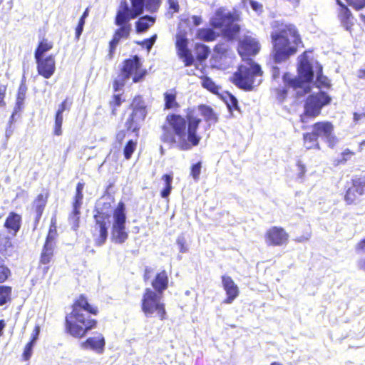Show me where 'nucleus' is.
Wrapping results in <instances>:
<instances>
[{
    "label": "nucleus",
    "instance_id": "f257e3e1",
    "mask_svg": "<svg viewBox=\"0 0 365 365\" xmlns=\"http://www.w3.org/2000/svg\"><path fill=\"white\" fill-rule=\"evenodd\" d=\"M201 122L193 109H189L185 117L170 113L161 126L160 140L171 146L176 145L180 150H189L200 143L202 137L198 129Z\"/></svg>",
    "mask_w": 365,
    "mask_h": 365
},
{
    "label": "nucleus",
    "instance_id": "f03ea898",
    "mask_svg": "<svg viewBox=\"0 0 365 365\" xmlns=\"http://www.w3.org/2000/svg\"><path fill=\"white\" fill-rule=\"evenodd\" d=\"M98 308L89 302L88 297L81 294L73 301L71 312L65 315L64 331L73 338H84L98 327L97 319L91 315H98Z\"/></svg>",
    "mask_w": 365,
    "mask_h": 365
},
{
    "label": "nucleus",
    "instance_id": "7ed1b4c3",
    "mask_svg": "<svg viewBox=\"0 0 365 365\" xmlns=\"http://www.w3.org/2000/svg\"><path fill=\"white\" fill-rule=\"evenodd\" d=\"M270 38L272 44L271 58L276 63H281L304 47L301 35L292 24L274 21Z\"/></svg>",
    "mask_w": 365,
    "mask_h": 365
},
{
    "label": "nucleus",
    "instance_id": "20e7f679",
    "mask_svg": "<svg viewBox=\"0 0 365 365\" xmlns=\"http://www.w3.org/2000/svg\"><path fill=\"white\" fill-rule=\"evenodd\" d=\"M131 6L126 0H122L117 9L114 23L118 28L114 31L112 38L108 43V59H112L117 46L121 40L130 37L132 25L130 21L135 19L143 12L145 0H130Z\"/></svg>",
    "mask_w": 365,
    "mask_h": 365
},
{
    "label": "nucleus",
    "instance_id": "39448f33",
    "mask_svg": "<svg viewBox=\"0 0 365 365\" xmlns=\"http://www.w3.org/2000/svg\"><path fill=\"white\" fill-rule=\"evenodd\" d=\"M307 53L304 51L299 56L298 76L285 81L286 86L292 88L297 92V96H302L310 92L309 83L314 78L312 66Z\"/></svg>",
    "mask_w": 365,
    "mask_h": 365
},
{
    "label": "nucleus",
    "instance_id": "423d86ee",
    "mask_svg": "<svg viewBox=\"0 0 365 365\" xmlns=\"http://www.w3.org/2000/svg\"><path fill=\"white\" fill-rule=\"evenodd\" d=\"M146 75L147 71L143 68L140 58L134 55L123 61L118 78L113 81V90L114 92L121 90L130 76L133 83H138L143 81Z\"/></svg>",
    "mask_w": 365,
    "mask_h": 365
},
{
    "label": "nucleus",
    "instance_id": "0eeeda50",
    "mask_svg": "<svg viewBox=\"0 0 365 365\" xmlns=\"http://www.w3.org/2000/svg\"><path fill=\"white\" fill-rule=\"evenodd\" d=\"M163 298V295L156 293L150 287L144 289L140 300V309L145 317H156L160 321L167 319L165 304Z\"/></svg>",
    "mask_w": 365,
    "mask_h": 365
},
{
    "label": "nucleus",
    "instance_id": "6e6552de",
    "mask_svg": "<svg viewBox=\"0 0 365 365\" xmlns=\"http://www.w3.org/2000/svg\"><path fill=\"white\" fill-rule=\"evenodd\" d=\"M262 76V71L259 64L251 62L248 65H240L232 74L230 81L239 88L252 91L259 81L255 83L257 77Z\"/></svg>",
    "mask_w": 365,
    "mask_h": 365
},
{
    "label": "nucleus",
    "instance_id": "1a4fd4ad",
    "mask_svg": "<svg viewBox=\"0 0 365 365\" xmlns=\"http://www.w3.org/2000/svg\"><path fill=\"white\" fill-rule=\"evenodd\" d=\"M210 25L212 28L220 29L222 34L230 40L236 38L240 31V26L235 23V18L230 12L217 9L210 19Z\"/></svg>",
    "mask_w": 365,
    "mask_h": 365
},
{
    "label": "nucleus",
    "instance_id": "9d476101",
    "mask_svg": "<svg viewBox=\"0 0 365 365\" xmlns=\"http://www.w3.org/2000/svg\"><path fill=\"white\" fill-rule=\"evenodd\" d=\"M129 108L131 112L125 122V127L128 132L135 133L138 135L140 125L145 121L148 114L147 106L143 96L135 95L133 98Z\"/></svg>",
    "mask_w": 365,
    "mask_h": 365
},
{
    "label": "nucleus",
    "instance_id": "9b49d317",
    "mask_svg": "<svg viewBox=\"0 0 365 365\" xmlns=\"http://www.w3.org/2000/svg\"><path fill=\"white\" fill-rule=\"evenodd\" d=\"M331 97L324 91H319L308 96L304 104V111L300 115V121L307 122V118H314L321 114L324 106L331 103Z\"/></svg>",
    "mask_w": 365,
    "mask_h": 365
},
{
    "label": "nucleus",
    "instance_id": "f8f14e48",
    "mask_svg": "<svg viewBox=\"0 0 365 365\" xmlns=\"http://www.w3.org/2000/svg\"><path fill=\"white\" fill-rule=\"evenodd\" d=\"M113 222L111 233L114 242L124 243L128 238V232L126 231V213L125 206L123 201H120L113 212Z\"/></svg>",
    "mask_w": 365,
    "mask_h": 365
},
{
    "label": "nucleus",
    "instance_id": "ddd939ff",
    "mask_svg": "<svg viewBox=\"0 0 365 365\" xmlns=\"http://www.w3.org/2000/svg\"><path fill=\"white\" fill-rule=\"evenodd\" d=\"M110 214L104 212L102 208L95 210L91 233L97 246L103 245L107 240L110 224Z\"/></svg>",
    "mask_w": 365,
    "mask_h": 365
},
{
    "label": "nucleus",
    "instance_id": "4468645a",
    "mask_svg": "<svg viewBox=\"0 0 365 365\" xmlns=\"http://www.w3.org/2000/svg\"><path fill=\"white\" fill-rule=\"evenodd\" d=\"M334 132V125L327 120L317 121L312 125V130L303 134L304 143L309 144L308 149L319 148L318 139L319 137L329 138Z\"/></svg>",
    "mask_w": 365,
    "mask_h": 365
},
{
    "label": "nucleus",
    "instance_id": "2eb2a0df",
    "mask_svg": "<svg viewBox=\"0 0 365 365\" xmlns=\"http://www.w3.org/2000/svg\"><path fill=\"white\" fill-rule=\"evenodd\" d=\"M365 195V175H356L347 182L344 200L348 205H358Z\"/></svg>",
    "mask_w": 365,
    "mask_h": 365
},
{
    "label": "nucleus",
    "instance_id": "dca6fc26",
    "mask_svg": "<svg viewBox=\"0 0 365 365\" xmlns=\"http://www.w3.org/2000/svg\"><path fill=\"white\" fill-rule=\"evenodd\" d=\"M289 239L288 232L282 227H271L264 233V240L267 246L279 247L286 245Z\"/></svg>",
    "mask_w": 365,
    "mask_h": 365
},
{
    "label": "nucleus",
    "instance_id": "f3484780",
    "mask_svg": "<svg viewBox=\"0 0 365 365\" xmlns=\"http://www.w3.org/2000/svg\"><path fill=\"white\" fill-rule=\"evenodd\" d=\"M38 75L44 78H50L56 71V59L53 54L46 57L35 58Z\"/></svg>",
    "mask_w": 365,
    "mask_h": 365
},
{
    "label": "nucleus",
    "instance_id": "a211bd4d",
    "mask_svg": "<svg viewBox=\"0 0 365 365\" xmlns=\"http://www.w3.org/2000/svg\"><path fill=\"white\" fill-rule=\"evenodd\" d=\"M260 49L257 41L251 36H245L240 41L237 51L243 60L256 55Z\"/></svg>",
    "mask_w": 365,
    "mask_h": 365
},
{
    "label": "nucleus",
    "instance_id": "6ab92c4d",
    "mask_svg": "<svg viewBox=\"0 0 365 365\" xmlns=\"http://www.w3.org/2000/svg\"><path fill=\"white\" fill-rule=\"evenodd\" d=\"M49 196L50 192L48 190L43 189L42 192L38 194L32 202V210L35 212V226H37L41 220V218L46 207Z\"/></svg>",
    "mask_w": 365,
    "mask_h": 365
},
{
    "label": "nucleus",
    "instance_id": "aec40b11",
    "mask_svg": "<svg viewBox=\"0 0 365 365\" xmlns=\"http://www.w3.org/2000/svg\"><path fill=\"white\" fill-rule=\"evenodd\" d=\"M187 44L188 41L183 36L178 37L175 43L178 55L186 67L192 66L195 61L191 51L187 48Z\"/></svg>",
    "mask_w": 365,
    "mask_h": 365
},
{
    "label": "nucleus",
    "instance_id": "412c9836",
    "mask_svg": "<svg viewBox=\"0 0 365 365\" xmlns=\"http://www.w3.org/2000/svg\"><path fill=\"white\" fill-rule=\"evenodd\" d=\"M72 105V100L67 97L58 106L55 113V121L53 133L54 135L59 136L62 134V124L63 120V113L65 110H69Z\"/></svg>",
    "mask_w": 365,
    "mask_h": 365
},
{
    "label": "nucleus",
    "instance_id": "4be33fe9",
    "mask_svg": "<svg viewBox=\"0 0 365 365\" xmlns=\"http://www.w3.org/2000/svg\"><path fill=\"white\" fill-rule=\"evenodd\" d=\"M222 284L226 292L227 297L225 299V304L232 303L239 295V289L231 277L227 275L222 276Z\"/></svg>",
    "mask_w": 365,
    "mask_h": 365
},
{
    "label": "nucleus",
    "instance_id": "5701e85b",
    "mask_svg": "<svg viewBox=\"0 0 365 365\" xmlns=\"http://www.w3.org/2000/svg\"><path fill=\"white\" fill-rule=\"evenodd\" d=\"M106 341L103 335L97 333L96 336H90L81 342V347L83 349H91L97 353H102L104 350Z\"/></svg>",
    "mask_w": 365,
    "mask_h": 365
},
{
    "label": "nucleus",
    "instance_id": "b1692460",
    "mask_svg": "<svg viewBox=\"0 0 365 365\" xmlns=\"http://www.w3.org/2000/svg\"><path fill=\"white\" fill-rule=\"evenodd\" d=\"M22 224L21 215L14 211L10 212L5 219L4 227L9 234L16 236L19 232Z\"/></svg>",
    "mask_w": 365,
    "mask_h": 365
},
{
    "label": "nucleus",
    "instance_id": "393cba45",
    "mask_svg": "<svg viewBox=\"0 0 365 365\" xmlns=\"http://www.w3.org/2000/svg\"><path fill=\"white\" fill-rule=\"evenodd\" d=\"M150 284L152 289L154 292L163 295L164 292L169 287V276L168 272L163 269L156 273Z\"/></svg>",
    "mask_w": 365,
    "mask_h": 365
},
{
    "label": "nucleus",
    "instance_id": "a878e982",
    "mask_svg": "<svg viewBox=\"0 0 365 365\" xmlns=\"http://www.w3.org/2000/svg\"><path fill=\"white\" fill-rule=\"evenodd\" d=\"M85 184L79 182L76 187V192L72 202V212L71 214L76 217V221L79 220V215L81 214V207L83 204V189Z\"/></svg>",
    "mask_w": 365,
    "mask_h": 365
},
{
    "label": "nucleus",
    "instance_id": "bb28decb",
    "mask_svg": "<svg viewBox=\"0 0 365 365\" xmlns=\"http://www.w3.org/2000/svg\"><path fill=\"white\" fill-rule=\"evenodd\" d=\"M161 0H145L146 9L151 11H156L161 4ZM168 11L171 14L178 13L180 11L178 0H168Z\"/></svg>",
    "mask_w": 365,
    "mask_h": 365
},
{
    "label": "nucleus",
    "instance_id": "cd10ccee",
    "mask_svg": "<svg viewBox=\"0 0 365 365\" xmlns=\"http://www.w3.org/2000/svg\"><path fill=\"white\" fill-rule=\"evenodd\" d=\"M55 243L44 242L38 260V265H48L54 257Z\"/></svg>",
    "mask_w": 365,
    "mask_h": 365
},
{
    "label": "nucleus",
    "instance_id": "c85d7f7f",
    "mask_svg": "<svg viewBox=\"0 0 365 365\" xmlns=\"http://www.w3.org/2000/svg\"><path fill=\"white\" fill-rule=\"evenodd\" d=\"M197 108L200 112L201 115L203 117L205 121L207 123L208 127L212 124H216L219 120L218 114L215 110L205 104H200Z\"/></svg>",
    "mask_w": 365,
    "mask_h": 365
},
{
    "label": "nucleus",
    "instance_id": "c756f323",
    "mask_svg": "<svg viewBox=\"0 0 365 365\" xmlns=\"http://www.w3.org/2000/svg\"><path fill=\"white\" fill-rule=\"evenodd\" d=\"M14 248L11 238L5 235H0V262H4L7 257L11 255Z\"/></svg>",
    "mask_w": 365,
    "mask_h": 365
},
{
    "label": "nucleus",
    "instance_id": "7c9ffc66",
    "mask_svg": "<svg viewBox=\"0 0 365 365\" xmlns=\"http://www.w3.org/2000/svg\"><path fill=\"white\" fill-rule=\"evenodd\" d=\"M177 91L172 88L164 93V110H176L180 108V104L177 101Z\"/></svg>",
    "mask_w": 365,
    "mask_h": 365
},
{
    "label": "nucleus",
    "instance_id": "2f4dec72",
    "mask_svg": "<svg viewBox=\"0 0 365 365\" xmlns=\"http://www.w3.org/2000/svg\"><path fill=\"white\" fill-rule=\"evenodd\" d=\"M214 29L212 26L199 29L196 32V38L206 42L215 41L219 36V34L215 32Z\"/></svg>",
    "mask_w": 365,
    "mask_h": 365
},
{
    "label": "nucleus",
    "instance_id": "473e14b6",
    "mask_svg": "<svg viewBox=\"0 0 365 365\" xmlns=\"http://www.w3.org/2000/svg\"><path fill=\"white\" fill-rule=\"evenodd\" d=\"M124 101L125 99L123 98V95L121 93L112 95L110 100L108 101L110 116L115 117L118 115L119 108Z\"/></svg>",
    "mask_w": 365,
    "mask_h": 365
},
{
    "label": "nucleus",
    "instance_id": "72a5a7b5",
    "mask_svg": "<svg viewBox=\"0 0 365 365\" xmlns=\"http://www.w3.org/2000/svg\"><path fill=\"white\" fill-rule=\"evenodd\" d=\"M338 17L341 23L347 30L351 29L352 26L351 19H353V16L351 11L346 6L339 9Z\"/></svg>",
    "mask_w": 365,
    "mask_h": 365
},
{
    "label": "nucleus",
    "instance_id": "f704fd0d",
    "mask_svg": "<svg viewBox=\"0 0 365 365\" xmlns=\"http://www.w3.org/2000/svg\"><path fill=\"white\" fill-rule=\"evenodd\" d=\"M53 47V43L51 41H48L46 38H43L38 43L35 51H34V58H41L44 57L43 55L46 52L49 51Z\"/></svg>",
    "mask_w": 365,
    "mask_h": 365
},
{
    "label": "nucleus",
    "instance_id": "c9c22d12",
    "mask_svg": "<svg viewBox=\"0 0 365 365\" xmlns=\"http://www.w3.org/2000/svg\"><path fill=\"white\" fill-rule=\"evenodd\" d=\"M155 23V19L150 16L140 17L135 22V30L137 33H143L147 31Z\"/></svg>",
    "mask_w": 365,
    "mask_h": 365
},
{
    "label": "nucleus",
    "instance_id": "e433bc0d",
    "mask_svg": "<svg viewBox=\"0 0 365 365\" xmlns=\"http://www.w3.org/2000/svg\"><path fill=\"white\" fill-rule=\"evenodd\" d=\"M194 51L195 53L196 59L199 62H202L205 61L210 53V50L209 47L200 43H195L194 46Z\"/></svg>",
    "mask_w": 365,
    "mask_h": 365
},
{
    "label": "nucleus",
    "instance_id": "4c0bfd02",
    "mask_svg": "<svg viewBox=\"0 0 365 365\" xmlns=\"http://www.w3.org/2000/svg\"><path fill=\"white\" fill-rule=\"evenodd\" d=\"M57 235V219L56 216H53L51 218L49 228L45 239V242L55 243L54 240Z\"/></svg>",
    "mask_w": 365,
    "mask_h": 365
},
{
    "label": "nucleus",
    "instance_id": "58836bf2",
    "mask_svg": "<svg viewBox=\"0 0 365 365\" xmlns=\"http://www.w3.org/2000/svg\"><path fill=\"white\" fill-rule=\"evenodd\" d=\"M202 86L212 93L217 94L220 87L208 76H202L200 77Z\"/></svg>",
    "mask_w": 365,
    "mask_h": 365
},
{
    "label": "nucleus",
    "instance_id": "ea45409f",
    "mask_svg": "<svg viewBox=\"0 0 365 365\" xmlns=\"http://www.w3.org/2000/svg\"><path fill=\"white\" fill-rule=\"evenodd\" d=\"M355 252L357 255L365 254V237L360 240L354 247ZM357 266L359 269L365 272V259H361L357 262Z\"/></svg>",
    "mask_w": 365,
    "mask_h": 365
},
{
    "label": "nucleus",
    "instance_id": "a19ab883",
    "mask_svg": "<svg viewBox=\"0 0 365 365\" xmlns=\"http://www.w3.org/2000/svg\"><path fill=\"white\" fill-rule=\"evenodd\" d=\"M12 287L9 285H0V306L11 300Z\"/></svg>",
    "mask_w": 365,
    "mask_h": 365
},
{
    "label": "nucleus",
    "instance_id": "79ce46f5",
    "mask_svg": "<svg viewBox=\"0 0 365 365\" xmlns=\"http://www.w3.org/2000/svg\"><path fill=\"white\" fill-rule=\"evenodd\" d=\"M162 180L165 182V187L160 192V196L163 198H167L172 190L173 175L171 174H164L162 175Z\"/></svg>",
    "mask_w": 365,
    "mask_h": 365
},
{
    "label": "nucleus",
    "instance_id": "37998d69",
    "mask_svg": "<svg viewBox=\"0 0 365 365\" xmlns=\"http://www.w3.org/2000/svg\"><path fill=\"white\" fill-rule=\"evenodd\" d=\"M354 156V151H352L349 148H346L341 153L339 158L336 160V165H345L347 162L351 161Z\"/></svg>",
    "mask_w": 365,
    "mask_h": 365
},
{
    "label": "nucleus",
    "instance_id": "c03bdc74",
    "mask_svg": "<svg viewBox=\"0 0 365 365\" xmlns=\"http://www.w3.org/2000/svg\"><path fill=\"white\" fill-rule=\"evenodd\" d=\"M316 86L317 88H329L331 84L329 83V79L327 76L322 74V67L321 66H319L318 71L317 73V80H316Z\"/></svg>",
    "mask_w": 365,
    "mask_h": 365
},
{
    "label": "nucleus",
    "instance_id": "a18cd8bd",
    "mask_svg": "<svg viewBox=\"0 0 365 365\" xmlns=\"http://www.w3.org/2000/svg\"><path fill=\"white\" fill-rule=\"evenodd\" d=\"M137 140H129L123 148V155L125 159L129 160L137 148Z\"/></svg>",
    "mask_w": 365,
    "mask_h": 365
},
{
    "label": "nucleus",
    "instance_id": "49530a36",
    "mask_svg": "<svg viewBox=\"0 0 365 365\" xmlns=\"http://www.w3.org/2000/svg\"><path fill=\"white\" fill-rule=\"evenodd\" d=\"M27 91V86L24 81H22L19 85L18 88V92L16 95V106L20 108L24 101L26 98V93Z\"/></svg>",
    "mask_w": 365,
    "mask_h": 365
},
{
    "label": "nucleus",
    "instance_id": "de8ad7c7",
    "mask_svg": "<svg viewBox=\"0 0 365 365\" xmlns=\"http://www.w3.org/2000/svg\"><path fill=\"white\" fill-rule=\"evenodd\" d=\"M11 276V271L4 262H0V284L6 282Z\"/></svg>",
    "mask_w": 365,
    "mask_h": 365
},
{
    "label": "nucleus",
    "instance_id": "09e8293b",
    "mask_svg": "<svg viewBox=\"0 0 365 365\" xmlns=\"http://www.w3.org/2000/svg\"><path fill=\"white\" fill-rule=\"evenodd\" d=\"M88 16V9L87 8L84 12L83 13V14L81 15L79 21H78V25L76 28V37L77 38H78L80 37V36L81 35L82 32H83V26H84V24H85V19H86V17Z\"/></svg>",
    "mask_w": 365,
    "mask_h": 365
},
{
    "label": "nucleus",
    "instance_id": "8fccbe9b",
    "mask_svg": "<svg viewBox=\"0 0 365 365\" xmlns=\"http://www.w3.org/2000/svg\"><path fill=\"white\" fill-rule=\"evenodd\" d=\"M202 163L200 161L193 164L190 168V175L195 180H198L201 173Z\"/></svg>",
    "mask_w": 365,
    "mask_h": 365
},
{
    "label": "nucleus",
    "instance_id": "3c124183",
    "mask_svg": "<svg viewBox=\"0 0 365 365\" xmlns=\"http://www.w3.org/2000/svg\"><path fill=\"white\" fill-rule=\"evenodd\" d=\"M348 4L356 11L365 8V0H346Z\"/></svg>",
    "mask_w": 365,
    "mask_h": 365
},
{
    "label": "nucleus",
    "instance_id": "603ef678",
    "mask_svg": "<svg viewBox=\"0 0 365 365\" xmlns=\"http://www.w3.org/2000/svg\"><path fill=\"white\" fill-rule=\"evenodd\" d=\"M34 345V343L29 341L26 344L24 352L22 354V357L25 361H27L31 358Z\"/></svg>",
    "mask_w": 365,
    "mask_h": 365
},
{
    "label": "nucleus",
    "instance_id": "864d4df0",
    "mask_svg": "<svg viewBox=\"0 0 365 365\" xmlns=\"http://www.w3.org/2000/svg\"><path fill=\"white\" fill-rule=\"evenodd\" d=\"M227 105L230 110L233 109L239 110L237 99L232 94H229Z\"/></svg>",
    "mask_w": 365,
    "mask_h": 365
},
{
    "label": "nucleus",
    "instance_id": "5fc2aeb1",
    "mask_svg": "<svg viewBox=\"0 0 365 365\" xmlns=\"http://www.w3.org/2000/svg\"><path fill=\"white\" fill-rule=\"evenodd\" d=\"M214 51L220 56L225 55L227 52V46L224 43H218L214 46Z\"/></svg>",
    "mask_w": 365,
    "mask_h": 365
},
{
    "label": "nucleus",
    "instance_id": "6e6d98bb",
    "mask_svg": "<svg viewBox=\"0 0 365 365\" xmlns=\"http://www.w3.org/2000/svg\"><path fill=\"white\" fill-rule=\"evenodd\" d=\"M157 38V35L154 34L149 38H146L142 41L141 45L145 46L148 51H150L154 45Z\"/></svg>",
    "mask_w": 365,
    "mask_h": 365
},
{
    "label": "nucleus",
    "instance_id": "4d7b16f0",
    "mask_svg": "<svg viewBox=\"0 0 365 365\" xmlns=\"http://www.w3.org/2000/svg\"><path fill=\"white\" fill-rule=\"evenodd\" d=\"M288 91L286 88H277L275 89V93L277 98L280 101H283L285 100L287 96Z\"/></svg>",
    "mask_w": 365,
    "mask_h": 365
},
{
    "label": "nucleus",
    "instance_id": "13d9d810",
    "mask_svg": "<svg viewBox=\"0 0 365 365\" xmlns=\"http://www.w3.org/2000/svg\"><path fill=\"white\" fill-rule=\"evenodd\" d=\"M176 242L180 252L184 253L187 251L186 241L184 237H178Z\"/></svg>",
    "mask_w": 365,
    "mask_h": 365
},
{
    "label": "nucleus",
    "instance_id": "bf43d9fd",
    "mask_svg": "<svg viewBox=\"0 0 365 365\" xmlns=\"http://www.w3.org/2000/svg\"><path fill=\"white\" fill-rule=\"evenodd\" d=\"M40 331H41L40 326L38 324H36L34 328L29 342H32V343L35 344V342L36 341V340L38 338Z\"/></svg>",
    "mask_w": 365,
    "mask_h": 365
},
{
    "label": "nucleus",
    "instance_id": "052dcab7",
    "mask_svg": "<svg viewBox=\"0 0 365 365\" xmlns=\"http://www.w3.org/2000/svg\"><path fill=\"white\" fill-rule=\"evenodd\" d=\"M6 93V85H0V107H4L6 106V103L4 101Z\"/></svg>",
    "mask_w": 365,
    "mask_h": 365
},
{
    "label": "nucleus",
    "instance_id": "680f3d73",
    "mask_svg": "<svg viewBox=\"0 0 365 365\" xmlns=\"http://www.w3.org/2000/svg\"><path fill=\"white\" fill-rule=\"evenodd\" d=\"M153 272V269L150 267H145L143 272V280L145 282L149 280L151 277V275Z\"/></svg>",
    "mask_w": 365,
    "mask_h": 365
},
{
    "label": "nucleus",
    "instance_id": "e2e57ef3",
    "mask_svg": "<svg viewBox=\"0 0 365 365\" xmlns=\"http://www.w3.org/2000/svg\"><path fill=\"white\" fill-rule=\"evenodd\" d=\"M363 118H365V107L361 113L354 112L353 114V119L355 123H358Z\"/></svg>",
    "mask_w": 365,
    "mask_h": 365
},
{
    "label": "nucleus",
    "instance_id": "0e129e2a",
    "mask_svg": "<svg viewBox=\"0 0 365 365\" xmlns=\"http://www.w3.org/2000/svg\"><path fill=\"white\" fill-rule=\"evenodd\" d=\"M286 5L296 8L300 4V0H282Z\"/></svg>",
    "mask_w": 365,
    "mask_h": 365
},
{
    "label": "nucleus",
    "instance_id": "69168bd1",
    "mask_svg": "<svg viewBox=\"0 0 365 365\" xmlns=\"http://www.w3.org/2000/svg\"><path fill=\"white\" fill-rule=\"evenodd\" d=\"M126 130H121L116 133L115 138L118 143H121L123 141L126 136Z\"/></svg>",
    "mask_w": 365,
    "mask_h": 365
},
{
    "label": "nucleus",
    "instance_id": "338daca9",
    "mask_svg": "<svg viewBox=\"0 0 365 365\" xmlns=\"http://www.w3.org/2000/svg\"><path fill=\"white\" fill-rule=\"evenodd\" d=\"M297 166L298 168L299 176L303 177L307 171L305 165L301 161H298Z\"/></svg>",
    "mask_w": 365,
    "mask_h": 365
},
{
    "label": "nucleus",
    "instance_id": "774afa93",
    "mask_svg": "<svg viewBox=\"0 0 365 365\" xmlns=\"http://www.w3.org/2000/svg\"><path fill=\"white\" fill-rule=\"evenodd\" d=\"M250 4L251 7L252 8V9L256 11L261 10L262 8V4L255 0H250Z\"/></svg>",
    "mask_w": 365,
    "mask_h": 365
}]
</instances>
